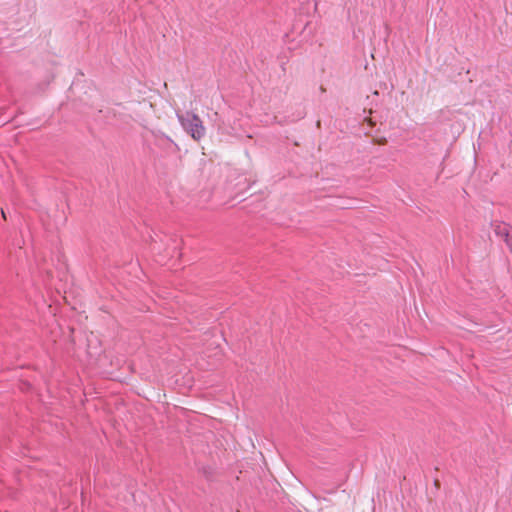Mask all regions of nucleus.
<instances>
[{
	"instance_id": "nucleus-1",
	"label": "nucleus",
	"mask_w": 512,
	"mask_h": 512,
	"mask_svg": "<svg viewBox=\"0 0 512 512\" xmlns=\"http://www.w3.org/2000/svg\"><path fill=\"white\" fill-rule=\"evenodd\" d=\"M178 120L184 130L190 134L194 140L199 141L204 137L206 129L197 114L187 113L186 116L178 114Z\"/></svg>"
},
{
	"instance_id": "nucleus-2",
	"label": "nucleus",
	"mask_w": 512,
	"mask_h": 512,
	"mask_svg": "<svg viewBox=\"0 0 512 512\" xmlns=\"http://www.w3.org/2000/svg\"><path fill=\"white\" fill-rule=\"evenodd\" d=\"M2 217L5 219L6 218V215H5V212L2 210Z\"/></svg>"
}]
</instances>
